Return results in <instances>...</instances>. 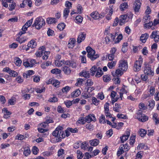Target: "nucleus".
Wrapping results in <instances>:
<instances>
[{
	"label": "nucleus",
	"mask_w": 159,
	"mask_h": 159,
	"mask_svg": "<svg viewBox=\"0 0 159 159\" xmlns=\"http://www.w3.org/2000/svg\"><path fill=\"white\" fill-rule=\"evenodd\" d=\"M33 80L35 82H39L40 80V77L39 76H32Z\"/></svg>",
	"instance_id": "obj_54"
},
{
	"label": "nucleus",
	"mask_w": 159,
	"mask_h": 159,
	"mask_svg": "<svg viewBox=\"0 0 159 159\" xmlns=\"http://www.w3.org/2000/svg\"><path fill=\"white\" fill-rule=\"evenodd\" d=\"M79 123L82 124H84L86 121L85 120H84V118L83 117L80 118L78 121Z\"/></svg>",
	"instance_id": "obj_56"
},
{
	"label": "nucleus",
	"mask_w": 159,
	"mask_h": 159,
	"mask_svg": "<svg viewBox=\"0 0 159 159\" xmlns=\"http://www.w3.org/2000/svg\"><path fill=\"white\" fill-rule=\"evenodd\" d=\"M70 12V10L69 8H66L64 9V12H63V15L64 16L67 17L68 13Z\"/></svg>",
	"instance_id": "obj_49"
},
{
	"label": "nucleus",
	"mask_w": 159,
	"mask_h": 159,
	"mask_svg": "<svg viewBox=\"0 0 159 159\" xmlns=\"http://www.w3.org/2000/svg\"><path fill=\"white\" fill-rule=\"evenodd\" d=\"M139 134L141 137H143L147 134V131L143 129H140L139 131Z\"/></svg>",
	"instance_id": "obj_31"
},
{
	"label": "nucleus",
	"mask_w": 159,
	"mask_h": 159,
	"mask_svg": "<svg viewBox=\"0 0 159 159\" xmlns=\"http://www.w3.org/2000/svg\"><path fill=\"white\" fill-rule=\"evenodd\" d=\"M136 136L134 135H132L131 136L130 139V144L131 145H133L135 142Z\"/></svg>",
	"instance_id": "obj_41"
},
{
	"label": "nucleus",
	"mask_w": 159,
	"mask_h": 159,
	"mask_svg": "<svg viewBox=\"0 0 159 159\" xmlns=\"http://www.w3.org/2000/svg\"><path fill=\"white\" fill-rule=\"evenodd\" d=\"M90 16L95 20L104 17L102 14H99L98 12L95 11L90 14Z\"/></svg>",
	"instance_id": "obj_6"
},
{
	"label": "nucleus",
	"mask_w": 159,
	"mask_h": 159,
	"mask_svg": "<svg viewBox=\"0 0 159 159\" xmlns=\"http://www.w3.org/2000/svg\"><path fill=\"white\" fill-rule=\"evenodd\" d=\"M40 48H41V49H39V51L36 52L35 54L37 57H40L43 56L45 51L44 50V49H45L44 47L43 46L40 47Z\"/></svg>",
	"instance_id": "obj_16"
},
{
	"label": "nucleus",
	"mask_w": 159,
	"mask_h": 159,
	"mask_svg": "<svg viewBox=\"0 0 159 159\" xmlns=\"http://www.w3.org/2000/svg\"><path fill=\"white\" fill-rule=\"evenodd\" d=\"M89 143L91 145L93 146H96L99 143V141L98 139H93L90 140L89 141Z\"/></svg>",
	"instance_id": "obj_20"
},
{
	"label": "nucleus",
	"mask_w": 159,
	"mask_h": 159,
	"mask_svg": "<svg viewBox=\"0 0 159 159\" xmlns=\"http://www.w3.org/2000/svg\"><path fill=\"white\" fill-rule=\"evenodd\" d=\"M121 108V107L120 105L117 103H116L115 104V107H113V110L117 112H120V109Z\"/></svg>",
	"instance_id": "obj_28"
},
{
	"label": "nucleus",
	"mask_w": 159,
	"mask_h": 159,
	"mask_svg": "<svg viewBox=\"0 0 159 159\" xmlns=\"http://www.w3.org/2000/svg\"><path fill=\"white\" fill-rule=\"evenodd\" d=\"M84 81L83 79L79 78L77 79V81L75 84L76 85L78 86L79 85H81L82 84V83Z\"/></svg>",
	"instance_id": "obj_64"
},
{
	"label": "nucleus",
	"mask_w": 159,
	"mask_h": 159,
	"mask_svg": "<svg viewBox=\"0 0 159 159\" xmlns=\"http://www.w3.org/2000/svg\"><path fill=\"white\" fill-rule=\"evenodd\" d=\"M92 102L95 105H98L99 102V101L95 97H93Z\"/></svg>",
	"instance_id": "obj_59"
},
{
	"label": "nucleus",
	"mask_w": 159,
	"mask_h": 159,
	"mask_svg": "<svg viewBox=\"0 0 159 159\" xmlns=\"http://www.w3.org/2000/svg\"><path fill=\"white\" fill-rule=\"evenodd\" d=\"M65 137V135L64 134V133L63 131H61L59 133V134L58 136L59 140L60 141L61 140V139L64 138Z\"/></svg>",
	"instance_id": "obj_37"
},
{
	"label": "nucleus",
	"mask_w": 159,
	"mask_h": 159,
	"mask_svg": "<svg viewBox=\"0 0 159 159\" xmlns=\"http://www.w3.org/2000/svg\"><path fill=\"white\" fill-rule=\"evenodd\" d=\"M80 93V91L79 89H76L71 93V96L72 98L77 97Z\"/></svg>",
	"instance_id": "obj_23"
},
{
	"label": "nucleus",
	"mask_w": 159,
	"mask_h": 159,
	"mask_svg": "<svg viewBox=\"0 0 159 159\" xmlns=\"http://www.w3.org/2000/svg\"><path fill=\"white\" fill-rule=\"evenodd\" d=\"M99 120L100 123L104 124L106 122L105 117L103 115H101V116L99 118Z\"/></svg>",
	"instance_id": "obj_44"
},
{
	"label": "nucleus",
	"mask_w": 159,
	"mask_h": 159,
	"mask_svg": "<svg viewBox=\"0 0 159 159\" xmlns=\"http://www.w3.org/2000/svg\"><path fill=\"white\" fill-rule=\"evenodd\" d=\"M15 64L18 66H20L22 63V61L19 57H16L14 59Z\"/></svg>",
	"instance_id": "obj_30"
},
{
	"label": "nucleus",
	"mask_w": 159,
	"mask_h": 159,
	"mask_svg": "<svg viewBox=\"0 0 159 159\" xmlns=\"http://www.w3.org/2000/svg\"><path fill=\"white\" fill-rule=\"evenodd\" d=\"M82 96L85 99H87L88 98H90L92 96V95L89 93H82Z\"/></svg>",
	"instance_id": "obj_46"
},
{
	"label": "nucleus",
	"mask_w": 159,
	"mask_h": 159,
	"mask_svg": "<svg viewBox=\"0 0 159 159\" xmlns=\"http://www.w3.org/2000/svg\"><path fill=\"white\" fill-rule=\"evenodd\" d=\"M73 101H65L64 103L67 108H69L72 104Z\"/></svg>",
	"instance_id": "obj_51"
},
{
	"label": "nucleus",
	"mask_w": 159,
	"mask_h": 159,
	"mask_svg": "<svg viewBox=\"0 0 159 159\" xmlns=\"http://www.w3.org/2000/svg\"><path fill=\"white\" fill-rule=\"evenodd\" d=\"M86 34L84 32H80L78 36L77 39V42L78 43H80L85 39Z\"/></svg>",
	"instance_id": "obj_7"
},
{
	"label": "nucleus",
	"mask_w": 159,
	"mask_h": 159,
	"mask_svg": "<svg viewBox=\"0 0 159 159\" xmlns=\"http://www.w3.org/2000/svg\"><path fill=\"white\" fill-rule=\"evenodd\" d=\"M153 23L152 21H151V22L145 24L144 25V27L145 28L149 29V28L152 27V26L153 25Z\"/></svg>",
	"instance_id": "obj_47"
},
{
	"label": "nucleus",
	"mask_w": 159,
	"mask_h": 159,
	"mask_svg": "<svg viewBox=\"0 0 159 159\" xmlns=\"http://www.w3.org/2000/svg\"><path fill=\"white\" fill-rule=\"evenodd\" d=\"M49 84H52L55 87H58L60 84V82L57 80L50 79L49 81Z\"/></svg>",
	"instance_id": "obj_19"
},
{
	"label": "nucleus",
	"mask_w": 159,
	"mask_h": 159,
	"mask_svg": "<svg viewBox=\"0 0 159 159\" xmlns=\"http://www.w3.org/2000/svg\"><path fill=\"white\" fill-rule=\"evenodd\" d=\"M150 16L149 15H146L143 17V21L145 24L148 23H149L151 22L150 21Z\"/></svg>",
	"instance_id": "obj_24"
},
{
	"label": "nucleus",
	"mask_w": 159,
	"mask_h": 159,
	"mask_svg": "<svg viewBox=\"0 0 159 159\" xmlns=\"http://www.w3.org/2000/svg\"><path fill=\"white\" fill-rule=\"evenodd\" d=\"M60 132L57 129H55L52 132V135L56 137H58Z\"/></svg>",
	"instance_id": "obj_58"
},
{
	"label": "nucleus",
	"mask_w": 159,
	"mask_h": 159,
	"mask_svg": "<svg viewBox=\"0 0 159 159\" xmlns=\"http://www.w3.org/2000/svg\"><path fill=\"white\" fill-rule=\"evenodd\" d=\"M119 67L122 70H126L128 67L127 62L123 60H120L119 61Z\"/></svg>",
	"instance_id": "obj_5"
},
{
	"label": "nucleus",
	"mask_w": 159,
	"mask_h": 159,
	"mask_svg": "<svg viewBox=\"0 0 159 159\" xmlns=\"http://www.w3.org/2000/svg\"><path fill=\"white\" fill-rule=\"evenodd\" d=\"M155 88L153 87H151L149 90L150 94L151 95H153L155 93Z\"/></svg>",
	"instance_id": "obj_60"
},
{
	"label": "nucleus",
	"mask_w": 159,
	"mask_h": 159,
	"mask_svg": "<svg viewBox=\"0 0 159 159\" xmlns=\"http://www.w3.org/2000/svg\"><path fill=\"white\" fill-rule=\"evenodd\" d=\"M127 16L126 15H122L120 16L119 19V25H122L126 22Z\"/></svg>",
	"instance_id": "obj_11"
},
{
	"label": "nucleus",
	"mask_w": 159,
	"mask_h": 159,
	"mask_svg": "<svg viewBox=\"0 0 159 159\" xmlns=\"http://www.w3.org/2000/svg\"><path fill=\"white\" fill-rule=\"evenodd\" d=\"M65 27V25L64 23L59 24L57 26V28L60 31L62 30Z\"/></svg>",
	"instance_id": "obj_38"
},
{
	"label": "nucleus",
	"mask_w": 159,
	"mask_h": 159,
	"mask_svg": "<svg viewBox=\"0 0 159 159\" xmlns=\"http://www.w3.org/2000/svg\"><path fill=\"white\" fill-rule=\"evenodd\" d=\"M149 35L148 34L145 33L142 34L140 37V40L142 43H145Z\"/></svg>",
	"instance_id": "obj_18"
},
{
	"label": "nucleus",
	"mask_w": 159,
	"mask_h": 159,
	"mask_svg": "<svg viewBox=\"0 0 159 159\" xmlns=\"http://www.w3.org/2000/svg\"><path fill=\"white\" fill-rule=\"evenodd\" d=\"M86 128L90 131H92L93 129L94 126L91 124H88L86 125Z\"/></svg>",
	"instance_id": "obj_42"
},
{
	"label": "nucleus",
	"mask_w": 159,
	"mask_h": 159,
	"mask_svg": "<svg viewBox=\"0 0 159 159\" xmlns=\"http://www.w3.org/2000/svg\"><path fill=\"white\" fill-rule=\"evenodd\" d=\"M65 62V61L64 60H61V61L57 60L55 61V64L58 67H60L62 65H64Z\"/></svg>",
	"instance_id": "obj_26"
},
{
	"label": "nucleus",
	"mask_w": 159,
	"mask_h": 159,
	"mask_svg": "<svg viewBox=\"0 0 159 159\" xmlns=\"http://www.w3.org/2000/svg\"><path fill=\"white\" fill-rule=\"evenodd\" d=\"M122 71L120 69H117L115 72L116 75L117 77L123 74Z\"/></svg>",
	"instance_id": "obj_48"
},
{
	"label": "nucleus",
	"mask_w": 159,
	"mask_h": 159,
	"mask_svg": "<svg viewBox=\"0 0 159 159\" xmlns=\"http://www.w3.org/2000/svg\"><path fill=\"white\" fill-rule=\"evenodd\" d=\"M38 148L34 146L33 147V148L32 149V151L33 152V153L34 155H36L37 154L38 152Z\"/></svg>",
	"instance_id": "obj_62"
},
{
	"label": "nucleus",
	"mask_w": 159,
	"mask_h": 159,
	"mask_svg": "<svg viewBox=\"0 0 159 159\" xmlns=\"http://www.w3.org/2000/svg\"><path fill=\"white\" fill-rule=\"evenodd\" d=\"M21 93L22 94H23L22 96L24 97V99H29L30 98V94H24L25 93V92L24 90L22 91Z\"/></svg>",
	"instance_id": "obj_39"
},
{
	"label": "nucleus",
	"mask_w": 159,
	"mask_h": 159,
	"mask_svg": "<svg viewBox=\"0 0 159 159\" xmlns=\"http://www.w3.org/2000/svg\"><path fill=\"white\" fill-rule=\"evenodd\" d=\"M150 37L152 39L154 38L156 42H158L159 41V33L157 31H153L150 36Z\"/></svg>",
	"instance_id": "obj_8"
},
{
	"label": "nucleus",
	"mask_w": 159,
	"mask_h": 159,
	"mask_svg": "<svg viewBox=\"0 0 159 159\" xmlns=\"http://www.w3.org/2000/svg\"><path fill=\"white\" fill-rule=\"evenodd\" d=\"M138 115L139 116V120L141 121L144 122L148 120V117L146 116H145L144 115L141 114L140 112H138Z\"/></svg>",
	"instance_id": "obj_13"
},
{
	"label": "nucleus",
	"mask_w": 159,
	"mask_h": 159,
	"mask_svg": "<svg viewBox=\"0 0 159 159\" xmlns=\"http://www.w3.org/2000/svg\"><path fill=\"white\" fill-rule=\"evenodd\" d=\"M70 42L68 43V46L71 45L74 46L75 43L76 42L75 39V38H72L70 39Z\"/></svg>",
	"instance_id": "obj_53"
},
{
	"label": "nucleus",
	"mask_w": 159,
	"mask_h": 159,
	"mask_svg": "<svg viewBox=\"0 0 159 159\" xmlns=\"http://www.w3.org/2000/svg\"><path fill=\"white\" fill-rule=\"evenodd\" d=\"M64 65H66L69 67H71L72 68H75L76 66V64L73 61H65Z\"/></svg>",
	"instance_id": "obj_12"
},
{
	"label": "nucleus",
	"mask_w": 159,
	"mask_h": 159,
	"mask_svg": "<svg viewBox=\"0 0 159 159\" xmlns=\"http://www.w3.org/2000/svg\"><path fill=\"white\" fill-rule=\"evenodd\" d=\"M144 72L145 74L148 75H153L154 73L153 71L152 70L151 66L149 65L146 63H144Z\"/></svg>",
	"instance_id": "obj_4"
},
{
	"label": "nucleus",
	"mask_w": 159,
	"mask_h": 159,
	"mask_svg": "<svg viewBox=\"0 0 159 159\" xmlns=\"http://www.w3.org/2000/svg\"><path fill=\"white\" fill-rule=\"evenodd\" d=\"M77 154L78 159H81L83 156L82 152L79 150L77 151Z\"/></svg>",
	"instance_id": "obj_50"
},
{
	"label": "nucleus",
	"mask_w": 159,
	"mask_h": 159,
	"mask_svg": "<svg viewBox=\"0 0 159 159\" xmlns=\"http://www.w3.org/2000/svg\"><path fill=\"white\" fill-rule=\"evenodd\" d=\"M103 81L106 82H107L111 80V79L110 75H104L103 76Z\"/></svg>",
	"instance_id": "obj_34"
},
{
	"label": "nucleus",
	"mask_w": 159,
	"mask_h": 159,
	"mask_svg": "<svg viewBox=\"0 0 159 159\" xmlns=\"http://www.w3.org/2000/svg\"><path fill=\"white\" fill-rule=\"evenodd\" d=\"M45 25L44 20L42 17H39L35 19L33 25V26L35 27L37 29L39 30Z\"/></svg>",
	"instance_id": "obj_2"
},
{
	"label": "nucleus",
	"mask_w": 159,
	"mask_h": 159,
	"mask_svg": "<svg viewBox=\"0 0 159 159\" xmlns=\"http://www.w3.org/2000/svg\"><path fill=\"white\" fill-rule=\"evenodd\" d=\"M134 10L135 12H138L140 9L141 3L139 0H136L134 4Z\"/></svg>",
	"instance_id": "obj_14"
},
{
	"label": "nucleus",
	"mask_w": 159,
	"mask_h": 159,
	"mask_svg": "<svg viewBox=\"0 0 159 159\" xmlns=\"http://www.w3.org/2000/svg\"><path fill=\"white\" fill-rule=\"evenodd\" d=\"M123 36L121 34H120L117 37L115 41V43H118L122 39Z\"/></svg>",
	"instance_id": "obj_52"
},
{
	"label": "nucleus",
	"mask_w": 159,
	"mask_h": 159,
	"mask_svg": "<svg viewBox=\"0 0 159 159\" xmlns=\"http://www.w3.org/2000/svg\"><path fill=\"white\" fill-rule=\"evenodd\" d=\"M63 71L65 74H69L71 72V70L67 66H65L63 67Z\"/></svg>",
	"instance_id": "obj_33"
},
{
	"label": "nucleus",
	"mask_w": 159,
	"mask_h": 159,
	"mask_svg": "<svg viewBox=\"0 0 159 159\" xmlns=\"http://www.w3.org/2000/svg\"><path fill=\"white\" fill-rule=\"evenodd\" d=\"M51 72L53 74H57L61 73V70L57 68H55L51 70Z\"/></svg>",
	"instance_id": "obj_43"
},
{
	"label": "nucleus",
	"mask_w": 159,
	"mask_h": 159,
	"mask_svg": "<svg viewBox=\"0 0 159 159\" xmlns=\"http://www.w3.org/2000/svg\"><path fill=\"white\" fill-rule=\"evenodd\" d=\"M116 92L114 91H112L111 93V97L112 98V103H114V102L117 101L118 99H119V97H116V98L115 97L116 96Z\"/></svg>",
	"instance_id": "obj_15"
},
{
	"label": "nucleus",
	"mask_w": 159,
	"mask_h": 159,
	"mask_svg": "<svg viewBox=\"0 0 159 159\" xmlns=\"http://www.w3.org/2000/svg\"><path fill=\"white\" fill-rule=\"evenodd\" d=\"M89 145L86 143L83 142L81 143V147L82 149L84 150L88 148Z\"/></svg>",
	"instance_id": "obj_45"
},
{
	"label": "nucleus",
	"mask_w": 159,
	"mask_h": 159,
	"mask_svg": "<svg viewBox=\"0 0 159 159\" xmlns=\"http://www.w3.org/2000/svg\"><path fill=\"white\" fill-rule=\"evenodd\" d=\"M70 89V87L68 86H66L62 89V91L63 93H67Z\"/></svg>",
	"instance_id": "obj_57"
},
{
	"label": "nucleus",
	"mask_w": 159,
	"mask_h": 159,
	"mask_svg": "<svg viewBox=\"0 0 159 159\" xmlns=\"http://www.w3.org/2000/svg\"><path fill=\"white\" fill-rule=\"evenodd\" d=\"M6 101L5 97L2 95H0V102L2 104H4Z\"/></svg>",
	"instance_id": "obj_61"
},
{
	"label": "nucleus",
	"mask_w": 159,
	"mask_h": 159,
	"mask_svg": "<svg viewBox=\"0 0 159 159\" xmlns=\"http://www.w3.org/2000/svg\"><path fill=\"white\" fill-rule=\"evenodd\" d=\"M49 54V52H46L44 51L43 54V55H44L42 57L43 59L44 60H47L48 57V55Z\"/></svg>",
	"instance_id": "obj_40"
},
{
	"label": "nucleus",
	"mask_w": 159,
	"mask_h": 159,
	"mask_svg": "<svg viewBox=\"0 0 159 159\" xmlns=\"http://www.w3.org/2000/svg\"><path fill=\"white\" fill-rule=\"evenodd\" d=\"M116 62V61L108 62L107 64V66L109 68L112 69L115 66Z\"/></svg>",
	"instance_id": "obj_35"
},
{
	"label": "nucleus",
	"mask_w": 159,
	"mask_h": 159,
	"mask_svg": "<svg viewBox=\"0 0 159 159\" xmlns=\"http://www.w3.org/2000/svg\"><path fill=\"white\" fill-rule=\"evenodd\" d=\"M85 119L86 122L88 123H90L91 121H94L96 120V118L93 114H90L86 116Z\"/></svg>",
	"instance_id": "obj_9"
},
{
	"label": "nucleus",
	"mask_w": 159,
	"mask_h": 159,
	"mask_svg": "<svg viewBox=\"0 0 159 159\" xmlns=\"http://www.w3.org/2000/svg\"><path fill=\"white\" fill-rule=\"evenodd\" d=\"M80 74V75L86 78H88L89 77V71H83Z\"/></svg>",
	"instance_id": "obj_32"
},
{
	"label": "nucleus",
	"mask_w": 159,
	"mask_h": 159,
	"mask_svg": "<svg viewBox=\"0 0 159 159\" xmlns=\"http://www.w3.org/2000/svg\"><path fill=\"white\" fill-rule=\"evenodd\" d=\"M57 111L58 112L60 113H62L65 112L64 110L60 106H58Z\"/></svg>",
	"instance_id": "obj_63"
},
{
	"label": "nucleus",
	"mask_w": 159,
	"mask_h": 159,
	"mask_svg": "<svg viewBox=\"0 0 159 159\" xmlns=\"http://www.w3.org/2000/svg\"><path fill=\"white\" fill-rule=\"evenodd\" d=\"M130 135V132L127 131H126L125 134L124 135H123L122 136L120 137V139L121 143H123L125 142V141L127 140L128 139Z\"/></svg>",
	"instance_id": "obj_10"
},
{
	"label": "nucleus",
	"mask_w": 159,
	"mask_h": 159,
	"mask_svg": "<svg viewBox=\"0 0 159 159\" xmlns=\"http://www.w3.org/2000/svg\"><path fill=\"white\" fill-rule=\"evenodd\" d=\"M86 50L88 52V57L92 61H94L99 57V55L95 54V51L90 47H88L86 48Z\"/></svg>",
	"instance_id": "obj_1"
},
{
	"label": "nucleus",
	"mask_w": 159,
	"mask_h": 159,
	"mask_svg": "<svg viewBox=\"0 0 159 159\" xmlns=\"http://www.w3.org/2000/svg\"><path fill=\"white\" fill-rule=\"evenodd\" d=\"M30 61L29 60H24L23 62V64L24 66L26 67H32L30 64Z\"/></svg>",
	"instance_id": "obj_36"
},
{
	"label": "nucleus",
	"mask_w": 159,
	"mask_h": 159,
	"mask_svg": "<svg viewBox=\"0 0 159 159\" xmlns=\"http://www.w3.org/2000/svg\"><path fill=\"white\" fill-rule=\"evenodd\" d=\"M143 63V60L141 58H139L138 60H137L135 62L133 69L135 71H138L141 69L142 64Z\"/></svg>",
	"instance_id": "obj_3"
},
{
	"label": "nucleus",
	"mask_w": 159,
	"mask_h": 159,
	"mask_svg": "<svg viewBox=\"0 0 159 159\" xmlns=\"http://www.w3.org/2000/svg\"><path fill=\"white\" fill-rule=\"evenodd\" d=\"M37 45L36 42L34 40H31L28 43L27 46L31 49L35 48Z\"/></svg>",
	"instance_id": "obj_17"
},
{
	"label": "nucleus",
	"mask_w": 159,
	"mask_h": 159,
	"mask_svg": "<svg viewBox=\"0 0 159 159\" xmlns=\"http://www.w3.org/2000/svg\"><path fill=\"white\" fill-rule=\"evenodd\" d=\"M103 74V72L102 70V68L100 67H98L95 76L96 77H100L102 76Z\"/></svg>",
	"instance_id": "obj_21"
},
{
	"label": "nucleus",
	"mask_w": 159,
	"mask_h": 159,
	"mask_svg": "<svg viewBox=\"0 0 159 159\" xmlns=\"http://www.w3.org/2000/svg\"><path fill=\"white\" fill-rule=\"evenodd\" d=\"M98 69V68L95 66H94L91 67L90 70V73L93 76L95 74V73H96Z\"/></svg>",
	"instance_id": "obj_27"
},
{
	"label": "nucleus",
	"mask_w": 159,
	"mask_h": 159,
	"mask_svg": "<svg viewBox=\"0 0 159 159\" xmlns=\"http://www.w3.org/2000/svg\"><path fill=\"white\" fill-rule=\"evenodd\" d=\"M30 150L29 148H24L23 154L25 156H28L30 154Z\"/></svg>",
	"instance_id": "obj_29"
},
{
	"label": "nucleus",
	"mask_w": 159,
	"mask_h": 159,
	"mask_svg": "<svg viewBox=\"0 0 159 159\" xmlns=\"http://www.w3.org/2000/svg\"><path fill=\"white\" fill-rule=\"evenodd\" d=\"M128 5L127 2H124L121 4L120 6V9L121 11H123L128 8Z\"/></svg>",
	"instance_id": "obj_22"
},
{
	"label": "nucleus",
	"mask_w": 159,
	"mask_h": 159,
	"mask_svg": "<svg viewBox=\"0 0 159 159\" xmlns=\"http://www.w3.org/2000/svg\"><path fill=\"white\" fill-rule=\"evenodd\" d=\"M83 17L80 16H76L75 18L76 20L77 21V22H78L79 23L82 22L83 20Z\"/></svg>",
	"instance_id": "obj_55"
},
{
	"label": "nucleus",
	"mask_w": 159,
	"mask_h": 159,
	"mask_svg": "<svg viewBox=\"0 0 159 159\" xmlns=\"http://www.w3.org/2000/svg\"><path fill=\"white\" fill-rule=\"evenodd\" d=\"M46 21L48 24L55 23L56 22V19L55 18L52 17L47 18Z\"/></svg>",
	"instance_id": "obj_25"
}]
</instances>
